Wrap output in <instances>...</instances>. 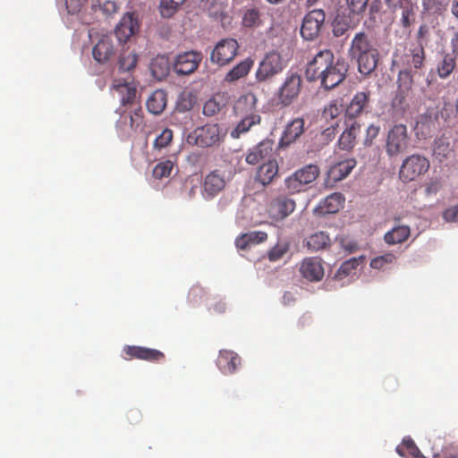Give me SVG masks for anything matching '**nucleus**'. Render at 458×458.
<instances>
[{
	"label": "nucleus",
	"mask_w": 458,
	"mask_h": 458,
	"mask_svg": "<svg viewBox=\"0 0 458 458\" xmlns=\"http://www.w3.org/2000/svg\"><path fill=\"white\" fill-rule=\"evenodd\" d=\"M443 218L446 222H458V205L445 209L443 213Z\"/></svg>",
	"instance_id": "052dcab7"
},
{
	"label": "nucleus",
	"mask_w": 458,
	"mask_h": 458,
	"mask_svg": "<svg viewBox=\"0 0 458 458\" xmlns=\"http://www.w3.org/2000/svg\"><path fill=\"white\" fill-rule=\"evenodd\" d=\"M326 20V13L322 9H314L309 12L302 20L301 35L305 40H314L321 31Z\"/></svg>",
	"instance_id": "9b49d317"
},
{
	"label": "nucleus",
	"mask_w": 458,
	"mask_h": 458,
	"mask_svg": "<svg viewBox=\"0 0 458 458\" xmlns=\"http://www.w3.org/2000/svg\"><path fill=\"white\" fill-rule=\"evenodd\" d=\"M411 144V136L406 125H393L387 131L385 140V150L389 158H396L405 153Z\"/></svg>",
	"instance_id": "20e7f679"
},
{
	"label": "nucleus",
	"mask_w": 458,
	"mask_h": 458,
	"mask_svg": "<svg viewBox=\"0 0 458 458\" xmlns=\"http://www.w3.org/2000/svg\"><path fill=\"white\" fill-rule=\"evenodd\" d=\"M344 204V197L342 193L335 192L327 196L318 206L322 214H335L338 212Z\"/></svg>",
	"instance_id": "2f4dec72"
},
{
	"label": "nucleus",
	"mask_w": 458,
	"mask_h": 458,
	"mask_svg": "<svg viewBox=\"0 0 458 458\" xmlns=\"http://www.w3.org/2000/svg\"><path fill=\"white\" fill-rule=\"evenodd\" d=\"M428 168L429 161L428 158L419 154H413L403 161L399 176L403 182H411L427 173Z\"/></svg>",
	"instance_id": "6e6552de"
},
{
	"label": "nucleus",
	"mask_w": 458,
	"mask_h": 458,
	"mask_svg": "<svg viewBox=\"0 0 458 458\" xmlns=\"http://www.w3.org/2000/svg\"><path fill=\"white\" fill-rule=\"evenodd\" d=\"M248 241L250 245L259 244L264 242L267 239V233L263 231H254L246 233Z\"/></svg>",
	"instance_id": "6e6d98bb"
},
{
	"label": "nucleus",
	"mask_w": 458,
	"mask_h": 458,
	"mask_svg": "<svg viewBox=\"0 0 458 458\" xmlns=\"http://www.w3.org/2000/svg\"><path fill=\"white\" fill-rule=\"evenodd\" d=\"M288 242H278L268 252V259L270 261H277L281 259L289 250Z\"/></svg>",
	"instance_id": "3c124183"
},
{
	"label": "nucleus",
	"mask_w": 458,
	"mask_h": 458,
	"mask_svg": "<svg viewBox=\"0 0 458 458\" xmlns=\"http://www.w3.org/2000/svg\"><path fill=\"white\" fill-rule=\"evenodd\" d=\"M278 172L277 161L276 159H268L259 167L255 178L263 186H267L278 175Z\"/></svg>",
	"instance_id": "cd10ccee"
},
{
	"label": "nucleus",
	"mask_w": 458,
	"mask_h": 458,
	"mask_svg": "<svg viewBox=\"0 0 458 458\" xmlns=\"http://www.w3.org/2000/svg\"><path fill=\"white\" fill-rule=\"evenodd\" d=\"M123 352L128 359H138L149 362H159L165 359V354L162 352L142 346L126 345L123 347Z\"/></svg>",
	"instance_id": "6ab92c4d"
},
{
	"label": "nucleus",
	"mask_w": 458,
	"mask_h": 458,
	"mask_svg": "<svg viewBox=\"0 0 458 458\" xmlns=\"http://www.w3.org/2000/svg\"><path fill=\"white\" fill-rule=\"evenodd\" d=\"M258 99L253 93L241 96L233 106L234 114L240 118L236 126L231 131L233 139H239L250 131L254 126L259 125L261 116L257 109Z\"/></svg>",
	"instance_id": "f03ea898"
},
{
	"label": "nucleus",
	"mask_w": 458,
	"mask_h": 458,
	"mask_svg": "<svg viewBox=\"0 0 458 458\" xmlns=\"http://www.w3.org/2000/svg\"><path fill=\"white\" fill-rule=\"evenodd\" d=\"M319 175V168L316 165H308L295 171L284 180L287 191L290 194L305 191Z\"/></svg>",
	"instance_id": "39448f33"
},
{
	"label": "nucleus",
	"mask_w": 458,
	"mask_h": 458,
	"mask_svg": "<svg viewBox=\"0 0 458 458\" xmlns=\"http://www.w3.org/2000/svg\"><path fill=\"white\" fill-rule=\"evenodd\" d=\"M166 106V93L162 89L154 91L147 100L148 110L154 114H161Z\"/></svg>",
	"instance_id": "f704fd0d"
},
{
	"label": "nucleus",
	"mask_w": 458,
	"mask_h": 458,
	"mask_svg": "<svg viewBox=\"0 0 458 458\" xmlns=\"http://www.w3.org/2000/svg\"><path fill=\"white\" fill-rule=\"evenodd\" d=\"M352 58L357 60L359 72L364 75H369L377 65L378 51L352 56Z\"/></svg>",
	"instance_id": "7c9ffc66"
},
{
	"label": "nucleus",
	"mask_w": 458,
	"mask_h": 458,
	"mask_svg": "<svg viewBox=\"0 0 458 458\" xmlns=\"http://www.w3.org/2000/svg\"><path fill=\"white\" fill-rule=\"evenodd\" d=\"M398 87L395 95L392 100L394 107L405 110L410 106L413 98V78L411 72L408 70H402L398 73Z\"/></svg>",
	"instance_id": "0eeeda50"
},
{
	"label": "nucleus",
	"mask_w": 458,
	"mask_h": 458,
	"mask_svg": "<svg viewBox=\"0 0 458 458\" xmlns=\"http://www.w3.org/2000/svg\"><path fill=\"white\" fill-rule=\"evenodd\" d=\"M300 272L310 282L321 281L325 274L322 259L318 257L305 258L301 264Z\"/></svg>",
	"instance_id": "dca6fc26"
},
{
	"label": "nucleus",
	"mask_w": 458,
	"mask_h": 458,
	"mask_svg": "<svg viewBox=\"0 0 458 458\" xmlns=\"http://www.w3.org/2000/svg\"><path fill=\"white\" fill-rule=\"evenodd\" d=\"M370 96L371 93L368 89L365 91L356 92L345 108V116L355 121V118L369 109Z\"/></svg>",
	"instance_id": "f3484780"
},
{
	"label": "nucleus",
	"mask_w": 458,
	"mask_h": 458,
	"mask_svg": "<svg viewBox=\"0 0 458 458\" xmlns=\"http://www.w3.org/2000/svg\"><path fill=\"white\" fill-rule=\"evenodd\" d=\"M359 261L356 259H351L344 262L338 268L335 278L341 280L345 276H350L358 267Z\"/></svg>",
	"instance_id": "8fccbe9b"
},
{
	"label": "nucleus",
	"mask_w": 458,
	"mask_h": 458,
	"mask_svg": "<svg viewBox=\"0 0 458 458\" xmlns=\"http://www.w3.org/2000/svg\"><path fill=\"white\" fill-rule=\"evenodd\" d=\"M140 24L131 13H125L115 27L114 34L119 42L126 43L139 30Z\"/></svg>",
	"instance_id": "a211bd4d"
},
{
	"label": "nucleus",
	"mask_w": 458,
	"mask_h": 458,
	"mask_svg": "<svg viewBox=\"0 0 458 458\" xmlns=\"http://www.w3.org/2000/svg\"><path fill=\"white\" fill-rule=\"evenodd\" d=\"M451 149L449 148V143H445L444 140H438L436 142V146L434 148V152L436 155H442L446 157L450 153Z\"/></svg>",
	"instance_id": "13d9d810"
},
{
	"label": "nucleus",
	"mask_w": 458,
	"mask_h": 458,
	"mask_svg": "<svg viewBox=\"0 0 458 458\" xmlns=\"http://www.w3.org/2000/svg\"><path fill=\"white\" fill-rule=\"evenodd\" d=\"M302 89V78L296 72L288 73L277 92L278 104L284 107L292 105Z\"/></svg>",
	"instance_id": "1a4fd4ad"
},
{
	"label": "nucleus",
	"mask_w": 458,
	"mask_h": 458,
	"mask_svg": "<svg viewBox=\"0 0 458 458\" xmlns=\"http://www.w3.org/2000/svg\"><path fill=\"white\" fill-rule=\"evenodd\" d=\"M114 49L111 38L102 37L92 49L94 59L99 64H106L114 55Z\"/></svg>",
	"instance_id": "bb28decb"
},
{
	"label": "nucleus",
	"mask_w": 458,
	"mask_h": 458,
	"mask_svg": "<svg viewBox=\"0 0 458 458\" xmlns=\"http://www.w3.org/2000/svg\"><path fill=\"white\" fill-rule=\"evenodd\" d=\"M369 0H345L347 12L353 13L360 18L368 7Z\"/></svg>",
	"instance_id": "49530a36"
},
{
	"label": "nucleus",
	"mask_w": 458,
	"mask_h": 458,
	"mask_svg": "<svg viewBox=\"0 0 458 458\" xmlns=\"http://www.w3.org/2000/svg\"><path fill=\"white\" fill-rule=\"evenodd\" d=\"M111 90L113 94H117L120 98L122 106H127L135 104L136 87L132 82L125 80L115 79L113 81Z\"/></svg>",
	"instance_id": "5701e85b"
},
{
	"label": "nucleus",
	"mask_w": 458,
	"mask_h": 458,
	"mask_svg": "<svg viewBox=\"0 0 458 458\" xmlns=\"http://www.w3.org/2000/svg\"><path fill=\"white\" fill-rule=\"evenodd\" d=\"M235 245L240 250H246L251 246L250 241H248L246 233L236 238Z\"/></svg>",
	"instance_id": "0e129e2a"
},
{
	"label": "nucleus",
	"mask_w": 458,
	"mask_h": 458,
	"mask_svg": "<svg viewBox=\"0 0 458 458\" xmlns=\"http://www.w3.org/2000/svg\"><path fill=\"white\" fill-rule=\"evenodd\" d=\"M226 182L223 173L214 170L208 174L203 182V195L205 198H214L225 187Z\"/></svg>",
	"instance_id": "412c9836"
},
{
	"label": "nucleus",
	"mask_w": 458,
	"mask_h": 458,
	"mask_svg": "<svg viewBox=\"0 0 458 458\" xmlns=\"http://www.w3.org/2000/svg\"><path fill=\"white\" fill-rule=\"evenodd\" d=\"M216 364L223 374H233L241 365V357L233 351L222 350L217 357Z\"/></svg>",
	"instance_id": "b1692460"
},
{
	"label": "nucleus",
	"mask_w": 458,
	"mask_h": 458,
	"mask_svg": "<svg viewBox=\"0 0 458 458\" xmlns=\"http://www.w3.org/2000/svg\"><path fill=\"white\" fill-rule=\"evenodd\" d=\"M225 131L218 123H206L196 127L187 136V143L206 148L219 146L225 140Z\"/></svg>",
	"instance_id": "7ed1b4c3"
},
{
	"label": "nucleus",
	"mask_w": 458,
	"mask_h": 458,
	"mask_svg": "<svg viewBox=\"0 0 458 458\" xmlns=\"http://www.w3.org/2000/svg\"><path fill=\"white\" fill-rule=\"evenodd\" d=\"M295 209V202L286 197L273 199L268 206L269 216L276 221H282Z\"/></svg>",
	"instance_id": "aec40b11"
},
{
	"label": "nucleus",
	"mask_w": 458,
	"mask_h": 458,
	"mask_svg": "<svg viewBox=\"0 0 458 458\" xmlns=\"http://www.w3.org/2000/svg\"><path fill=\"white\" fill-rule=\"evenodd\" d=\"M204 296V291L199 287H192L189 293V300L191 302H197V298H202Z\"/></svg>",
	"instance_id": "69168bd1"
},
{
	"label": "nucleus",
	"mask_w": 458,
	"mask_h": 458,
	"mask_svg": "<svg viewBox=\"0 0 458 458\" xmlns=\"http://www.w3.org/2000/svg\"><path fill=\"white\" fill-rule=\"evenodd\" d=\"M100 10H102L105 13H114L116 11V4L114 1H108V0H106L105 2L102 1Z\"/></svg>",
	"instance_id": "338daca9"
},
{
	"label": "nucleus",
	"mask_w": 458,
	"mask_h": 458,
	"mask_svg": "<svg viewBox=\"0 0 458 458\" xmlns=\"http://www.w3.org/2000/svg\"><path fill=\"white\" fill-rule=\"evenodd\" d=\"M349 64L343 57L335 58L330 49L318 51L307 64L306 77L310 81H320L322 88L332 89L346 78Z\"/></svg>",
	"instance_id": "f257e3e1"
},
{
	"label": "nucleus",
	"mask_w": 458,
	"mask_h": 458,
	"mask_svg": "<svg viewBox=\"0 0 458 458\" xmlns=\"http://www.w3.org/2000/svg\"><path fill=\"white\" fill-rule=\"evenodd\" d=\"M452 54L458 56V30L453 34L450 41Z\"/></svg>",
	"instance_id": "774afa93"
},
{
	"label": "nucleus",
	"mask_w": 458,
	"mask_h": 458,
	"mask_svg": "<svg viewBox=\"0 0 458 458\" xmlns=\"http://www.w3.org/2000/svg\"><path fill=\"white\" fill-rule=\"evenodd\" d=\"M395 260L393 253H386L384 255L374 258L370 261V267L375 269H381L386 264H391Z\"/></svg>",
	"instance_id": "5fc2aeb1"
},
{
	"label": "nucleus",
	"mask_w": 458,
	"mask_h": 458,
	"mask_svg": "<svg viewBox=\"0 0 458 458\" xmlns=\"http://www.w3.org/2000/svg\"><path fill=\"white\" fill-rule=\"evenodd\" d=\"M442 185L440 181L435 179L431 180L426 186V191L428 194H436L441 189Z\"/></svg>",
	"instance_id": "e2e57ef3"
},
{
	"label": "nucleus",
	"mask_w": 458,
	"mask_h": 458,
	"mask_svg": "<svg viewBox=\"0 0 458 458\" xmlns=\"http://www.w3.org/2000/svg\"><path fill=\"white\" fill-rule=\"evenodd\" d=\"M397 9L401 10V23L403 27H409L414 21V10L411 0H404L403 4H398Z\"/></svg>",
	"instance_id": "a19ab883"
},
{
	"label": "nucleus",
	"mask_w": 458,
	"mask_h": 458,
	"mask_svg": "<svg viewBox=\"0 0 458 458\" xmlns=\"http://www.w3.org/2000/svg\"><path fill=\"white\" fill-rule=\"evenodd\" d=\"M425 60V51L423 46L420 44L409 50L407 54H405L403 57V63L406 65L404 70H411L413 68L415 70L422 68Z\"/></svg>",
	"instance_id": "c756f323"
},
{
	"label": "nucleus",
	"mask_w": 458,
	"mask_h": 458,
	"mask_svg": "<svg viewBox=\"0 0 458 458\" xmlns=\"http://www.w3.org/2000/svg\"><path fill=\"white\" fill-rule=\"evenodd\" d=\"M377 51L372 38L364 31L356 33L352 40L349 55L352 56Z\"/></svg>",
	"instance_id": "4be33fe9"
},
{
	"label": "nucleus",
	"mask_w": 458,
	"mask_h": 458,
	"mask_svg": "<svg viewBox=\"0 0 458 458\" xmlns=\"http://www.w3.org/2000/svg\"><path fill=\"white\" fill-rule=\"evenodd\" d=\"M138 63V55L129 49L123 50L119 56V70L122 72H131L135 69Z\"/></svg>",
	"instance_id": "4c0bfd02"
},
{
	"label": "nucleus",
	"mask_w": 458,
	"mask_h": 458,
	"mask_svg": "<svg viewBox=\"0 0 458 458\" xmlns=\"http://www.w3.org/2000/svg\"><path fill=\"white\" fill-rule=\"evenodd\" d=\"M274 144L273 140L267 138L254 147L249 148L245 156L246 163L255 165L267 158L270 159L274 150Z\"/></svg>",
	"instance_id": "2eb2a0df"
},
{
	"label": "nucleus",
	"mask_w": 458,
	"mask_h": 458,
	"mask_svg": "<svg viewBox=\"0 0 458 458\" xmlns=\"http://www.w3.org/2000/svg\"><path fill=\"white\" fill-rule=\"evenodd\" d=\"M174 164L170 160L159 162L153 169V176L156 179L161 180L166 178L171 174Z\"/></svg>",
	"instance_id": "de8ad7c7"
},
{
	"label": "nucleus",
	"mask_w": 458,
	"mask_h": 458,
	"mask_svg": "<svg viewBox=\"0 0 458 458\" xmlns=\"http://www.w3.org/2000/svg\"><path fill=\"white\" fill-rule=\"evenodd\" d=\"M242 25L244 27L252 28L261 24L259 11L256 8L247 9L242 15Z\"/></svg>",
	"instance_id": "c03bdc74"
},
{
	"label": "nucleus",
	"mask_w": 458,
	"mask_h": 458,
	"mask_svg": "<svg viewBox=\"0 0 458 458\" xmlns=\"http://www.w3.org/2000/svg\"><path fill=\"white\" fill-rule=\"evenodd\" d=\"M143 124V110L137 103L127 106L120 114V118L116 123V126L127 136H131V132L141 131Z\"/></svg>",
	"instance_id": "423d86ee"
},
{
	"label": "nucleus",
	"mask_w": 458,
	"mask_h": 458,
	"mask_svg": "<svg viewBox=\"0 0 458 458\" xmlns=\"http://www.w3.org/2000/svg\"><path fill=\"white\" fill-rule=\"evenodd\" d=\"M252 65L253 61L250 58H247L240 62L225 74V81L232 83L246 77L250 72Z\"/></svg>",
	"instance_id": "72a5a7b5"
},
{
	"label": "nucleus",
	"mask_w": 458,
	"mask_h": 458,
	"mask_svg": "<svg viewBox=\"0 0 458 458\" xmlns=\"http://www.w3.org/2000/svg\"><path fill=\"white\" fill-rule=\"evenodd\" d=\"M225 106L222 97L212 98L205 102L203 106V114L206 116H213L217 114Z\"/></svg>",
	"instance_id": "37998d69"
},
{
	"label": "nucleus",
	"mask_w": 458,
	"mask_h": 458,
	"mask_svg": "<svg viewBox=\"0 0 458 458\" xmlns=\"http://www.w3.org/2000/svg\"><path fill=\"white\" fill-rule=\"evenodd\" d=\"M354 158L345 159L332 165L327 172V182H336L347 177L356 166Z\"/></svg>",
	"instance_id": "393cba45"
},
{
	"label": "nucleus",
	"mask_w": 458,
	"mask_h": 458,
	"mask_svg": "<svg viewBox=\"0 0 458 458\" xmlns=\"http://www.w3.org/2000/svg\"><path fill=\"white\" fill-rule=\"evenodd\" d=\"M411 235V228L408 225H399L384 235L385 242L389 245L404 242Z\"/></svg>",
	"instance_id": "473e14b6"
},
{
	"label": "nucleus",
	"mask_w": 458,
	"mask_h": 458,
	"mask_svg": "<svg viewBox=\"0 0 458 458\" xmlns=\"http://www.w3.org/2000/svg\"><path fill=\"white\" fill-rule=\"evenodd\" d=\"M396 452L401 456H406L407 454H410L412 456V455H415L416 454L420 453L415 443L410 437L404 438L403 440V443L396 447Z\"/></svg>",
	"instance_id": "09e8293b"
},
{
	"label": "nucleus",
	"mask_w": 458,
	"mask_h": 458,
	"mask_svg": "<svg viewBox=\"0 0 458 458\" xmlns=\"http://www.w3.org/2000/svg\"><path fill=\"white\" fill-rule=\"evenodd\" d=\"M342 112L343 105L339 100L335 99L325 106L322 112V118L327 122L331 120L334 123L335 121H338L337 118Z\"/></svg>",
	"instance_id": "ea45409f"
},
{
	"label": "nucleus",
	"mask_w": 458,
	"mask_h": 458,
	"mask_svg": "<svg viewBox=\"0 0 458 458\" xmlns=\"http://www.w3.org/2000/svg\"><path fill=\"white\" fill-rule=\"evenodd\" d=\"M304 120L300 117L288 123L280 139V146H289L293 143L304 132Z\"/></svg>",
	"instance_id": "a878e982"
},
{
	"label": "nucleus",
	"mask_w": 458,
	"mask_h": 458,
	"mask_svg": "<svg viewBox=\"0 0 458 458\" xmlns=\"http://www.w3.org/2000/svg\"><path fill=\"white\" fill-rule=\"evenodd\" d=\"M435 458H458V445H448L442 450V455H437Z\"/></svg>",
	"instance_id": "bf43d9fd"
},
{
	"label": "nucleus",
	"mask_w": 458,
	"mask_h": 458,
	"mask_svg": "<svg viewBox=\"0 0 458 458\" xmlns=\"http://www.w3.org/2000/svg\"><path fill=\"white\" fill-rule=\"evenodd\" d=\"M449 0H422L424 9L432 14L443 13L448 6Z\"/></svg>",
	"instance_id": "79ce46f5"
},
{
	"label": "nucleus",
	"mask_w": 458,
	"mask_h": 458,
	"mask_svg": "<svg viewBox=\"0 0 458 458\" xmlns=\"http://www.w3.org/2000/svg\"><path fill=\"white\" fill-rule=\"evenodd\" d=\"M360 131V124L357 121H352V123L343 131L338 140L339 148L346 151L352 149Z\"/></svg>",
	"instance_id": "c85d7f7f"
},
{
	"label": "nucleus",
	"mask_w": 458,
	"mask_h": 458,
	"mask_svg": "<svg viewBox=\"0 0 458 458\" xmlns=\"http://www.w3.org/2000/svg\"><path fill=\"white\" fill-rule=\"evenodd\" d=\"M239 44L236 39L224 38L216 43L210 54V61L219 66L230 64L237 55Z\"/></svg>",
	"instance_id": "9d476101"
},
{
	"label": "nucleus",
	"mask_w": 458,
	"mask_h": 458,
	"mask_svg": "<svg viewBox=\"0 0 458 458\" xmlns=\"http://www.w3.org/2000/svg\"><path fill=\"white\" fill-rule=\"evenodd\" d=\"M173 140V131L165 129L155 140L154 148L157 149L164 148L169 145Z\"/></svg>",
	"instance_id": "864d4df0"
},
{
	"label": "nucleus",
	"mask_w": 458,
	"mask_h": 458,
	"mask_svg": "<svg viewBox=\"0 0 458 458\" xmlns=\"http://www.w3.org/2000/svg\"><path fill=\"white\" fill-rule=\"evenodd\" d=\"M186 0H160L159 10L163 18H171Z\"/></svg>",
	"instance_id": "58836bf2"
},
{
	"label": "nucleus",
	"mask_w": 458,
	"mask_h": 458,
	"mask_svg": "<svg viewBox=\"0 0 458 458\" xmlns=\"http://www.w3.org/2000/svg\"><path fill=\"white\" fill-rule=\"evenodd\" d=\"M339 121H335L334 123H331L330 126H328L327 128H326L323 131H322V136L327 140H332L335 134H336V129L339 125Z\"/></svg>",
	"instance_id": "680f3d73"
},
{
	"label": "nucleus",
	"mask_w": 458,
	"mask_h": 458,
	"mask_svg": "<svg viewBox=\"0 0 458 458\" xmlns=\"http://www.w3.org/2000/svg\"><path fill=\"white\" fill-rule=\"evenodd\" d=\"M361 18L346 10L339 9L333 22L332 32L336 38L345 35L349 30L358 26Z\"/></svg>",
	"instance_id": "4468645a"
},
{
	"label": "nucleus",
	"mask_w": 458,
	"mask_h": 458,
	"mask_svg": "<svg viewBox=\"0 0 458 458\" xmlns=\"http://www.w3.org/2000/svg\"><path fill=\"white\" fill-rule=\"evenodd\" d=\"M203 55L199 51H186L177 55L174 63V71L179 75H190L199 66Z\"/></svg>",
	"instance_id": "f8f14e48"
},
{
	"label": "nucleus",
	"mask_w": 458,
	"mask_h": 458,
	"mask_svg": "<svg viewBox=\"0 0 458 458\" xmlns=\"http://www.w3.org/2000/svg\"><path fill=\"white\" fill-rule=\"evenodd\" d=\"M64 4L69 14H76L81 12L83 2L82 0H65Z\"/></svg>",
	"instance_id": "4d7b16f0"
},
{
	"label": "nucleus",
	"mask_w": 458,
	"mask_h": 458,
	"mask_svg": "<svg viewBox=\"0 0 458 458\" xmlns=\"http://www.w3.org/2000/svg\"><path fill=\"white\" fill-rule=\"evenodd\" d=\"M455 67V56L453 54L446 53L437 65V75L441 79H446L452 74Z\"/></svg>",
	"instance_id": "c9c22d12"
},
{
	"label": "nucleus",
	"mask_w": 458,
	"mask_h": 458,
	"mask_svg": "<svg viewBox=\"0 0 458 458\" xmlns=\"http://www.w3.org/2000/svg\"><path fill=\"white\" fill-rule=\"evenodd\" d=\"M330 239L323 232H318L307 238L306 245L310 251H318L329 245Z\"/></svg>",
	"instance_id": "e433bc0d"
},
{
	"label": "nucleus",
	"mask_w": 458,
	"mask_h": 458,
	"mask_svg": "<svg viewBox=\"0 0 458 458\" xmlns=\"http://www.w3.org/2000/svg\"><path fill=\"white\" fill-rule=\"evenodd\" d=\"M150 68L155 77L165 76L169 70L168 59L165 56H157L152 61Z\"/></svg>",
	"instance_id": "a18cd8bd"
},
{
	"label": "nucleus",
	"mask_w": 458,
	"mask_h": 458,
	"mask_svg": "<svg viewBox=\"0 0 458 458\" xmlns=\"http://www.w3.org/2000/svg\"><path fill=\"white\" fill-rule=\"evenodd\" d=\"M283 70L282 57L276 52H270L265 55L256 72L258 81H266Z\"/></svg>",
	"instance_id": "ddd939ff"
},
{
	"label": "nucleus",
	"mask_w": 458,
	"mask_h": 458,
	"mask_svg": "<svg viewBox=\"0 0 458 458\" xmlns=\"http://www.w3.org/2000/svg\"><path fill=\"white\" fill-rule=\"evenodd\" d=\"M380 125L376 123L369 124L365 131V136L363 140V145L366 147H370L374 140L377 138L380 132Z\"/></svg>",
	"instance_id": "603ef678"
}]
</instances>
